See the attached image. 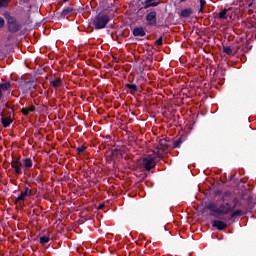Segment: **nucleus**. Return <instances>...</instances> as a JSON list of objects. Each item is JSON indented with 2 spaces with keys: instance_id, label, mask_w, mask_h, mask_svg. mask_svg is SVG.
I'll use <instances>...</instances> for the list:
<instances>
[{
  "instance_id": "f257e3e1",
  "label": "nucleus",
  "mask_w": 256,
  "mask_h": 256,
  "mask_svg": "<svg viewBox=\"0 0 256 256\" xmlns=\"http://www.w3.org/2000/svg\"><path fill=\"white\" fill-rule=\"evenodd\" d=\"M237 207H243V202L239 197H234L232 200H220L219 206L215 202H210L206 205L210 215L216 219H222V221H229L231 218L227 219L223 216L233 213Z\"/></svg>"
},
{
  "instance_id": "f03ea898",
  "label": "nucleus",
  "mask_w": 256,
  "mask_h": 256,
  "mask_svg": "<svg viewBox=\"0 0 256 256\" xmlns=\"http://www.w3.org/2000/svg\"><path fill=\"white\" fill-rule=\"evenodd\" d=\"M3 17L8 25L9 33H19L23 29V24L15 16L11 15L10 11H4Z\"/></svg>"
},
{
  "instance_id": "7ed1b4c3",
  "label": "nucleus",
  "mask_w": 256,
  "mask_h": 256,
  "mask_svg": "<svg viewBox=\"0 0 256 256\" xmlns=\"http://www.w3.org/2000/svg\"><path fill=\"white\" fill-rule=\"evenodd\" d=\"M243 201H247V205L243 206V210L235 208L232 212H230V219H235V217H243V215H247L253 207H255V203H253V196L249 194L245 199V196L242 197Z\"/></svg>"
},
{
  "instance_id": "20e7f679",
  "label": "nucleus",
  "mask_w": 256,
  "mask_h": 256,
  "mask_svg": "<svg viewBox=\"0 0 256 256\" xmlns=\"http://www.w3.org/2000/svg\"><path fill=\"white\" fill-rule=\"evenodd\" d=\"M172 149V140L163 138L159 140V145L155 148V155L158 159H163L165 157V151H171Z\"/></svg>"
},
{
  "instance_id": "39448f33",
  "label": "nucleus",
  "mask_w": 256,
  "mask_h": 256,
  "mask_svg": "<svg viewBox=\"0 0 256 256\" xmlns=\"http://www.w3.org/2000/svg\"><path fill=\"white\" fill-rule=\"evenodd\" d=\"M109 21H111V19L109 18V15H107L106 13L100 12L93 19L92 25L94 29L99 31L100 29H105Z\"/></svg>"
},
{
  "instance_id": "423d86ee",
  "label": "nucleus",
  "mask_w": 256,
  "mask_h": 256,
  "mask_svg": "<svg viewBox=\"0 0 256 256\" xmlns=\"http://www.w3.org/2000/svg\"><path fill=\"white\" fill-rule=\"evenodd\" d=\"M157 162L151 156H146L142 159V167H144L145 171H151V169H155Z\"/></svg>"
},
{
  "instance_id": "0eeeda50",
  "label": "nucleus",
  "mask_w": 256,
  "mask_h": 256,
  "mask_svg": "<svg viewBox=\"0 0 256 256\" xmlns=\"http://www.w3.org/2000/svg\"><path fill=\"white\" fill-rule=\"evenodd\" d=\"M11 167L15 170V175H21V169L23 167L21 157H12Z\"/></svg>"
},
{
  "instance_id": "6e6552de",
  "label": "nucleus",
  "mask_w": 256,
  "mask_h": 256,
  "mask_svg": "<svg viewBox=\"0 0 256 256\" xmlns=\"http://www.w3.org/2000/svg\"><path fill=\"white\" fill-rule=\"evenodd\" d=\"M77 14V10L73 7H66L62 10L60 14V19H69L71 15Z\"/></svg>"
},
{
  "instance_id": "1a4fd4ad",
  "label": "nucleus",
  "mask_w": 256,
  "mask_h": 256,
  "mask_svg": "<svg viewBox=\"0 0 256 256\" xmlns=\"http://www.w3.org/2000/svg\"><path fill=\"white\" fill-rule=\"evenodd\" d=\"M146 21L150 27L157 25V11L153 10L146 15Z\"/></svg>"
},
{
  "instance_id": "9d476101",
  "label": "nucleus",
  "mask_w": 256,
  "mask_h": 256,
  "mask_svg": "<svg viewBox=\"0 0 256 256\" xmlns=\"http://www.w3.org/2000/svg\"><path fill=\"white\" fill-rule=\"evenodd\" d=\"M119 155L123 157V151L119 148H115L111 151L109 155L106 156V161H108V163H111V161H113V159H117Z\"/></svg>"
},
{
  "instance_id": "9b49d317",
  "label": "nucleus",
  "mask_w": 256,
  "mask_h": 256,
  "mask_svg": "<svg viewBox=\"0 0 256 256\" xmlns=\"http://www.w3.org/2000/svg\"><path fill=\"white\" fill-rule=\"evenodd\" d=\"M212 227L218 229V231H224V229H227V223H225L223 219H216L212 221Z\"/></svg>"
},
{
  "instance_id": "f8f14e48",
  "label": "nucleus",
  "mask_w": 256,
  "mask_h": 256,
  "mask_svg": "<svg viewBox=\"0 0 256 256\" xmlns=\"http://www.w3.org/2000/svg\"><path fill=\"white\" fill-rule=\"evenodd\" d=\"M134 37H145L147 32H145V28L142 26L135 27L132 31Z\"/></svg>"
},
{
  "instance_id": "ddd939ff",
  "label": "nucleus",
  "mask_w": 256,
  "mask_h": 256,
  "mask_svg": "<svg viewBox=\"0 0 256 256\" xmlns=\"http://www.w3.org/2000/svg\"><path fill=\"white\" fill-rule=\"evenodd\" d=\"M125 89L127 93H130V95H135L137 91H139V86L137 84H125Z\"/></svg>"
},
{
  "instance_id": "4468645a",
  "label": "nucleus",
  "mask_w": 256,
  "mask_h": 256,
  "mask_svg": "<svg viewBox=\"0 0 256 256\" xmlns=\"http://www.w3.org/2000/svg\"><path fill=\"white\" fill-rule=\"evenodd\" d=\"M1 123H2V127H4V129H7V127L11 126V123H13V119L9 116L5 117L3 114H1Z\"/></svg>"
},
{
  "instance_id": "2eb2a0df",
  "label": "nucleus",
  "mask_w": 256,
  "mask_h": 256,
  "mask_svg": "<svg viewBox=\"0 0 256 256\" xmlns=\"http://www.w3.org/2000/svg\"><path fill=\"white\" fill-rule=\"evenodd\" d=\"M156 0H145L142 2L144 4L143 9H149V7H158L161 2H155Z\"/></svg>"
},
{
  "instance_id": "dca6fc26",
  "label": "nucleus",
  "mask_w": 256,
  "mask_h": 256,
  "mask_svg": "<svg viewBox=\"0 0 256 256\" xmlns=\"http://www.w3.org/2000/svg\"><path fill=\"white\" fill-rule=\"evenodd\" d=\"M192 15H193V8H185V9H182L180 12V17H182V19H187Z\"/></svg>"
},
{
  "instance_id": "f3484780",
  "label": "nucleus",
  "mask_w": 256,
  "mask_h": 256,
  "mask_svg": "<svg viewBox=\"0 0 256 256\" xmlns=\"http://www.w3.org/2000/svg\"><path fill=\"white\" fill-rule=\"evenodd\" d=\"M50 85L54 89H59V87H61V85H63V79H61V78H54L53 80L50 81Z\"/></svg>"
},
{
  "instance_id": "a211bd4d",
  "label": "nucleus",
  "mask_w": 256,
  "mask_h": 256,
  "mask_svg": "<svg viewBox=\"0 0 256 256\" xmlns=\"http://www.w3.org/2000/svg\"><path fill=\"white\" fill-rule=\"evenodd\" d=\"M25 195L23 192L20 193V195L15 199V205H19V207L25 206Z\"/></svg>"
},
{
  "instance_id": "6ab92c4d",
  "label": "nucleus",
  "mask_w": 256,
  "mask_h": 256,
  "mask_svg": "<svg viewBox=\"0 0 256 256\" xmlns=\"http://www.w3.org/2000/svg\"><path fill=\"white\" fill-rule=\"evenodd\" d=\"M181 145H183V137L172 141V149H181Z\"/></svg>"
},
{
  "instance_id": "aec40b11",
  "label": "nucleus",
  "mask_w": 256,
  "mask_h": 256,
  "mask_svg": "<svg viewBox=\"0 0 256 256\" xmlns=\"http://www.w3.org/2000/svg\"><path fill=\"white\" fill-rule=\"evenodd\" d=\"M223 52L226 53V55H235L237 53V50L235 48H232L231 46H223Z\"/></svg>"
},
{
  "instance_id": "412c9836",
  "label": "nucleus",
  "mask_w": 256,
  "mask_h": 256,
  "mask_svg": "<svg viewBox=\"0 0 256 256\" xmlns=\"http://www.w3.org/2000/svg\"><path fill=\"white\" fill-rule=\"evenodd\" d=\"M49 241H51V236L49 235V233H46L40 237V245H47Z\"/></svg>"
},
{
  "instance_id": "4be33fe9",
  "label": "nucleus",
  "mask_w": 256,
  "mask_h": 256,
  "mask_svg": "<svg viewBox=\"0 0 256 256\" xmlns=\"http://www.w3.org/2000/svg\"><path fill=\"white\" fill-rule=\"evenodd\" d=\"M233 196H232V193L229 192V191H226L223 193L220 201H233Z\"/></svg>"
},
{
  "instance_id": "5701e85b",
  "label": "nucleus",
  "mask_w": 256,
  "mask_h": 256,
  "mask_svg": "<svg viewBox=\"0 0 256 256\" xmlns=\"http://www.w3.org/2000/svg\"><path fill=\"white\" fill-rule=\"evenodd\" d=\"M32 89H35V86L33 85V82H26L25 86L23 87V93H29Z\"/></svg>"
},
{
  "instance_id": "b1692460",
  "label": "nucleus",
  "mask_w": 256,
  "mask_h": 256,
  "mask_svg": "<svg viewBox=\"0 0 256 256\" xmlns=\"http://www.w3.org/2000/svg\"><path fill=\"white\" fill-rule=\"evenodd\" d=\"M23 164H24L26 171H29V169H31V167H33V160L31 158H26V159H24Z\"/></svg>"
},
{
  "instance_id": "393cba45",
  "label": "nucleus",
  "mask_w": 256,
  "mask_h": 256,
  "mask_svg": "<svg viewBox=\"0 0 256 256\" xmlns=\"http://www.w3.org/2000/svg\"><path fill=\"white\" fill-rule=\"evenodd\" d=\"M35 112V106H31L30 108H22L21 113L25 116L29 115V113Z\"/></svg>"
},
{
  "instance_id": "a878e982",
  "label": "nucleus",
  "mask_w": 256,
  "mask_h": 256,
  "mask_svg": "<svg viewBox=\"0 0 256 256\" xmlns=\"http://www.w3.org/2000/svg\"><path fill=\"white\" fill-rule=\"evenodd\" d=\"M10 87H11V82H4L0 84L1 91H9Z\"/></svg>"
},
{
  "instance_id": "bb28decb",
  "label": "nucleus",
  "mask_w": 256,
  "mask_h": 256,
  "mask_svg": "<svg viewBox=\"0 0 256 256\" xmlns=\"http://www.w3.org/2000/svg\"><path fill=\"white\" fill-rule=\"evenodd\" d=\"M10 3L11 0H0V9H7Z\"/></svg>"
},
{
  "instance_id": "cd10ccee",
  "label": "nucleus",
  "mask_w": 256,
  "mask_h": 256,
  "mask_svg": "<svg viewBox=\"0 0 256 256\" xmlns=\"http://www.w3.org/2000/svg\"><path fill=\"white\" fill-rule=\"evenodd\" d=\"M227 11H229L227 8H224L221 12L218 13L219 19H227Z\"/></svg>"
},
{
  "instance_id": "c85d7f7f",
  "label": "nucleus",
  "mask_w": 256,
  "mask_h": 256,
  "mask_svg": "<svg viewBox=\"0 0 256 256\" xmlns=\"http://www.w3.org/2000/svg\"><path fill=\"white\" fill-rule=\"evenodd\" d=\"M200 1V8L198 10V13H203V9L205 8V5H207V1L205 0H199Z\"/></svg>"
},
{
  "instance_id": "c756f323",
  "label": "nucleus",
  "mask_w": 256,
  "mask_h": 256,
  "mask_svg": "<svg viewBox=\"0 0 256 256\" xmlns=\"http://www.w3.org/2000/svg\"><path fill=\"white\" fill-rule=\"evenodd\" d=\"M76 151L78 155H81V153H85V151H87V147H85L84 145L79 146L78 148H76Z\"/></svg>"
},
{
  "instance_id": "7c9ffc66",
  "label": "nucleus",
  "mask_w": 256,
  "mask_h": 256,
  "mask_svg": "<svg viewBox=\"0 0 256 256\" xmlns=\"http://www.w3.org/2000/svg\"><path fill=\"white\" fill-rule=\"evenodd\" d=\"M155 45L161 46L163 45V36H160L156 41Z\"/></svg>"
},
{
  "instance_id": "2f4dec72",
  "label": "nucleus",
  "mask_w": 256,
  "mask_h": 256,
  "mask_svg": "<svg viewBox=\"0 0 256 256\" xmlns=\"http://www.w3.org/2000/svg\"><path fill=\"white\" fill-rule=\"evenodd\" d=\"M5 27V18L0 16V29H3Z\"/></svg>"
},
{
  "instance_id": "473e14b6",
  "label": "nucleus",
  "mask_w": 256,
  "mask_h": 256,
  "mask_svg": "<svg viewBox=\"0 0 256 256\" xmlns=\"http://www.w3.org/2000/svg\"><path fill=\"white\" fill-rule=\"evenodd\" d=\"M29 3H31V0H19L20 5H25V4L27 5Z\"/></svg>"
},
{
  "instance_id": "72a5a7b5",
  "label": "nucleus",
  "mask_w": 256,
  "mask_h": 256,
  "mask_svg": "<svg viewBox=\"0 0 256 256\" xmlns=\"http://www.w3.org/2000/svg\"><path fill=\"white\" fill-rule=\"evenodd\" d=\"M29 195H33V190L29 189V187H25V190Z\"/></svg>"
},
{
  "instance_id": "f704fd0d",
  "label": "nucleus",
  "mask_w": 256,
  "mask_h": 256,
  "mask_svg": "<svg viewBox=\"0 0 256 256\" xmlns=\"http://www.w3.org/2000/svg\"><path fill=\"white\" fill-rule=\"evenodd\" d=\"M36 181H37V183L43 182V177L38 176V177L36 178Z\"/></svg>"
},
{
  "instance_id": "c9c22d12",
  "label": "nucleus",
  "mask_w": 256,
  "mask_h": 256,
  "mask_svg": "<svg viewBox=\"0 0 256 256\" xmlns=\"http://www.w3.org/2000/svg\"><path fill=\"white\" fill-rule=\"evenodd\" d=\"M22 194L25 195L26 197H31V194H29V192L27 191L22 192Z\"/></svg>"
},
{
  "instance_id": "e433bc0d",
  "label": "nucleus",
  "mask_w": 256,
  "mask_h": 256,
  "mask_svg": "<svg viewBox=\"0 0 256 256\" xmlns=\"http://www.w3.org/2000/svg\"><path fill=\"white\" fill-rule=\"evenodd\" d=\"M103 207H105V204H100V205L98 206V210H99V209H103Z\"/></svg>"
},
{
  "instance_id": "4c0bfd02",
  "label": "nucleus",
  "mask_w": 256,
  "mask_h": 256,
  "mask_svg": "<svg viewBox=\"0 0 256 256\" xmlns=\"http://www.w3.org/2000/svg\"><path fill=\"white\" fill-rule=\"evenodd\" d=\"M232 49H234V51H236V53L239 51V47H232Z\"/></svg>"
},
{
  "instance_id": "58836bf2",
  "label": "nucleus",
  "mask_w": 256,
  "mask_h": 256,
  "mask_svg": "<svg viewBox=\"0 0 256 256\" xmlns=\"http://www.w3.org/2000/svg\"><path fill=\"white\" fill-rule=\"evenodd\" d=\"M3 97V91L0 89V99Z\"/></svg>"
},
{
  "instance_id": "ea45409f",
  "label": "nucleus",
  "mask_w": 256,
  "mask_h": 256,
  "mask_svg": "<svg viewBox=\"0 0 256 256\" xmlns=\"http://www.w3.org/2000/svg\"><path fill=\"white\" fill-rule=\"evenodd\" d=\"M187 0H179V3H185Z\"/></svg>"
},
{
  "instance_id": "a19ab883",
  "label": "nucleus",
  "mask_w": 256,
  "mask_h": 256,
  "mask_svg": "<svg viewBox=\"0 0 256 256\" xmlns=\"http://www.w3.org/2000/svg\"><path fill=\"white\" fill-rule=\"evenodd\" d=\"M67 2H69V0H63V3H67Z\"/></svg>"
},
{
  "instance_id": "79ce46f5",
  "label": "nucleus",
  "mask_w": 256,
  "mask_h": 256,
  "mask_svg": "<svg viewBox=\"0 0 256 256\" xmlns=\"http://www.w3.org/2000/svg\"><path fill=\"white\" fill-rule=\"evenodd\" d=\"M11 183L15 184V180H10Z\"/></svg>"
}]
</instances>
